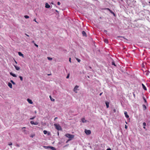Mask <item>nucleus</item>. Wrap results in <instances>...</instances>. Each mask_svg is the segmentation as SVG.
Returning <instances> with one entry per match:
<instances>
[{"label":"nucleus","mask_w":150,"mask_h":150,"mask_svg":"<svg viewBox=\"0 0 150 150\" xmlns=\"http://www.w3.org/2000/svg\"><path fill=\"white\" fill-rule=\"evenodd\" d=\"M65 136L67 137L70 139L68 140V141H70L74 137V135L73 134H65Z\"/></svg>","instance_id":"obj_1"},{"label":"nucleus","mask_w":150,"mask_h":150,"mask_svg":"<svg viewBox=\"0 0 150 150\" xmlns=\"http://www.w3.org/2000/svg\"><path fill=\"white\" fill-rule=\"evenodd\" d=\"M54 126L55 127V128L58 130H60L62 129V128L58 124H54Z\"/></svg>","instance_id":"obj_2"},{"label":"nucleus","mask_w":150,"mask_h":150,"mask_svg":"<svg viewBox=\"0 0 150 150\" xmlns=\"http://www.w3.org/2000/svg\"><path fill=\"white\" fill-rule=\"evenodd\" d=\"M85 132L87 135H89L91 133V131L90 130H85Z\"/></svg>","instance_id":"obj_3"},{"label":"nucleus","mask_w":150,"mask_h":150,"mask_svg":"<svg viewBox=\"0 0 150 150\" xmlns=\"http://www.w3.org/2000/svg\"><path fill=\"white\" fill-rule=\"evenodd\" d=\"M78 88H79V86H75V87L74 88V90H73L76 93L77 92L76 91L77 90Z\"/></svg>","instance_id":"obj_4"},{"label":"nucleus","mask_w":150,"mask_h":150,"mask_svg":"<svg viewBox=\"0 0 150 150\" xmlns=\"http://www.w3.org/2000/svg\"><path fill=\"white\" fill-rule=\"evenodd\" d=\"M27 101L29 103L31 104H33V102H32V100L30 99H27Z\"/></svg>","instance_id":"obj_5"},{"label":"nucleus","mask_w":150,"mask_h":150,"mask_svg":"<svg viewBox=\"0 0 150 150\" xmlns=\"http://www.w3.org/2000/svg\"><path fill=\"white\" fill-rule=\"evenodd\" d=\"M106 9H107V10H109V11H110V12L112 14L114 15V16H115V13H114L113 11H112L110 9H109V8H106Z\"/></svg>","instance_id":"obj_6"},{"label":"nucleus","mask_w":150,"mask_h":150,"mask_svg":"<svg viewBox=\"0 0 150 150\" xmlns=\"http://www.w3.org/2000/svg\"><path fill=\"white\" fill-rule=\"evenodd\" d=\"M45 7L47 8H49L50 7V6L47 3H46L45 4Z\"/></svg>","instance_id":"obj_7"},{"label":"nucleus","mask_w":150,"mask_h":150,"mask_svg":"<svg viewBox=\"0 0 150 150\" xmlns=\"http://www.w3.org/2000/svg\"><path fill=\"white\" fill-rule=\"evenodd\" d=\"M124 114L125 115V117L128 118L129 117V115H127V112L126 111H125L124 112Z\"/></svg>","instance_id":"obj_8"},{"label":"nucleus","mask_w":150,"mask_h":150,"mask_svg":"<svg viewBox=\"0 0 150 150\" xmlns=\"http://www.w3.org/2000/svg\"><path fill=\"white\" fill-rule=\"evenodd\" d=\"M14 66L16 70H18L20 69L19 67L15 65H14Z\"/></svg>","instance_id":"obj_9"},{"label":"nucleus","mask_w":150,"mask_h":150,"mask_svg":"<svg viewBox=\"0 0 150 150\" xmlns=\"http://www.w3.org/2000/svg\"><path fill=\"white\" fill-rule=\"evenodd\" d=\"M81 121L83 123H85L87 122V120L85 119L84 118H82L81 119Z\"/></svg>","instance_id":"obj_10"},{"label":"nucleus","mask_w":150,"mask_h":150,"mask_svg":"<svg viewBox=\"0 0 150 150\" xmlns=\"http://www.w3.org/2000/svg\"><path fill=\"white\" fill-rule=\"evenodd\" d=\"M18 54L19 56H22V57H24V55L21 52H18Z\"/></svg>","instance_id":"obj_11"},{"label":"nucleus","mask_w":150,"mask_h":150,"mask_svg":"<svg viewBox=\"0 0 150 150\" xmlns=\"http://www.w3.org/2000/svg\"><path fill=\"white\" fill-rule=\"evenodd\" d=\"M8 86L10 88H12V85L11 83H8Z\"/></svg>","instance_id":"obj_12"},{"label":"nucleus","mask_w":150,"mask_h":150,"mask_svg":"<svg viewBox=\"0 0 150 150\" xmlns=\"http://www.w3.org/2000/svg\"><path fill=\"white\" fill-rule=\"evenodd\" d=\"M10 74L14 77H16V75L15 74H14L12 72L10 73Z\"/></svg>","instance_id":"obj_13"},{"label":"nucleus","mask_w":150,"mask_h":150,"mask_svg":"<svg viewBox=\"0 0 150 150\" xmlns=\"http://www.w3.org/2000/svg\"><path fill=\"white\" fill-rule=\"evenodd\" d=\"M109 103L108 102H105V104L107 107V108H108L109 107Z\"/></svg>","instance_id":"obj_14"},{"label":"nucleus","mask_w":150,"mask_h":150,"mask_svg":"<svg viewBox=\"0 0 150 150\" xmlns=\"http://www.w3.org/2000/svg\"><path fill=\"white\" fill-rule=\"evenodd\" d=\"M142 88H143V89L145 90H147V89H146V88L144 86V85L142 83Z\"/></svg>","instance_id":"obj_15"},{"label":"nucleus","mask_w":150,"mask_h":150,"mask_svg":"<svg viewBox=\"0 0 150 150\" xmlns=\"http://www.w3.org/2000/svg\"><path fill=\"white\" fill-rule=\"evenodd\" d=\"M82 33L83 36H86V33L84 31H83Z\"/></svg>","instance_id":"obj_16"},{"label":"nucleus","mask_w":150,"mask_h":150,"mask_svg":"<svg viewBox=\"0 0 150 150\" xmlns=\"http://www.w3.org/2000/svg\"><path fill=\"white\" fill-rule=\"evenodd\" d=\"M49 147L52 150H56V149L54 147L52 146H50Z\"/></svg>","instance_id":"obj_17"},{"label":"nucleus","mask_w":150,"mask_h":150,"mask_svg":"<svg viewBox=\"0 0 150 150\" xmlns=\"http://www.w3.org/2000/svg\"><path fill=\"white\" fill-rule=\"evenodd\" d=\"M143 107L144 110H145L146 109V106L144 105H143Z\"/></svg>","instance_id":"obj_18"},{"label":"nucleus","mask_w":150,"mask_h":150,"mask_svg":"<svg viewBox=\"0 0 150 150\" xmlns=\"http://www.w3.org/2000/svg\"><path fill=\"white\" fill-rule=\"evenodd\" d=\"M47 132L46 130H45L43 131L44 134H47Z\"/></svg>","instance_id":"obj_19"},{"label":"nucleus","mask_w":150,"mask_h":150,"mask_svg":"<svg viewBox=\"0 0 150 150\" xmlns=\"http://www.w3.org/2000/svg\"><path fill=\"white\" fill-rule=\"evenodd\" d=\"M11 82L12 83L13 85H15V83L12 80H11Z\"/></svg>","instance_id":"obj_20"},{"label":"nucleus","mask_w":150,"mask_h":150,"mask_svg":"<svg viewBox=\"0 0 150 150\" xmlns=\"http://www.w3.org/2000/svg\"><path fill=\"white\" fill-rule=\"evenodd\" d=\"M24 17L26 18L27 19L29 18V16L27 15H25L24 16Z\"/></svg>","instance_id":"obj_21"},{"label":"nucleus","mask_w":150,"mask_h":150,"mask_svg":"<svg viewBox=\"0 0 150 150\" xmlns=\"http://www.w3.org/2000/svg\"><path fill=\"white\" fill-rule=\"evenodd\" d=\"M19 78H20V79L21 81H23V78L21 76H19Z\"/></svg>","instance_id":"obj_22"},{"label":"nucleus","mask_w":150,"mask_h":150,"mask_svg":"<svg viewBox=\"0 0 150 150\" xmlns=\"http://www.w3.org/2000/svg\"><path fill=\"white\" fill-rule=\"evenodd\" d=\"M47 59L48 60H51L52 59V58H51V57H47Z\"/></svg>","instance_id":"obj_23"},{"label":"nucleus","mask_w":150,"mask_h":150,"mask_svg":"<svg viewBox=\"0 0 150 150\" xmlns=\"http://www.w3.org/2000/svg\"><path fill=\"white\" fill-rule=\"evenodd\" d=\"M30 123L32 125H34L35 122L33 121H31L30 122Z\"/></svg>","instance_id":"obj_24"},{"label":"nucleus","mask_w":150,"mask_h":150,"mask_svg":"<svg viewBox=\"0 0 150 150\" xmlns=\"http://www.w3.org/2000/svg\"><path fill=\"white\" fill-rule=\"evenodd\" d=\"M76 60L78 62H80L81 60L80 59H78V58H76Z\"/></svg>","instance_id":"obj_25"},{"label":"nucleus","mask_w":150,"mask_h":150,"mask_svg":"<svg viewBox=\"0 0 150 150\" xmlns=\"http://www.w3.org/2000/svg\"><path fill=\"white\" fill-rule=\"evenodd\" d=\"M50 98L51 100L52 101H54V99L53 98H51V96H50Z\"/></svg>","instance_id":"obj_26"},{"label":"nucleus","mask_w":150,"mask_h":150,"mask_svg":"<svg viewBox=\"0 0 150 150\" xmlns=\"http://www.w3.org/2000/svg\"><path fill=\"white\" fill-rule=\"evenodd\" d=\"M112 65H114V66H115V63H114V62H112Z\"/></svg>","instance_id":"obj_27"},{"label":"nucleus","mask_w":150,"mask_h":150,"mask_svg":"<svg viewBox=\"0 0 150 150\" xmlns=\"http://www.w3.org/2000/svg\"><path fill=\"white\" fill-rule=\"evenodd\" d=\"M8 145H9V146H11L12 145V143L10 142H9V143H8Z\"/></svg>","instance_id":"obj_28"},{"label":"nucleus","mask_w":150,"mask_h":150,"mask_svg":"<svg viewBox=\"0 0 150 150\" xmlns=\"http://www.w3.org/2000/svg\"><path fill=\"white\" fill-rule=\"evenodd\" d=\"M69 74H68L67 75V77H66V78H67V79H68V78H69Z\"/></svg>","instance_id":"obj_29"},{"label":"nucleus","mask_w":150,"mask_h":150,"mask_svg":"<svg viewBox=\"0 0 150 150\" xmlns=\"http://www.w3.org/2000/svg\"><path fill=\"white\" fill-rule=\"evenodd\" d=\"M35 116L33 117L32 118H30V120H33V119H34L35 118Z\"/></svg>","instance_id":"obj_30"},{"label":"nucleus","mask_w":150,"mask_h":150,"mask_svg":"<svg viewBox=\"0 0 150 150\" xmlns=\"http://www.w3.org/2000/svg\"><path fill=\"white\" fill-rule=\"evenodd\" d=\"M143 126H146V123H145V122H144V123H143Z\"/></svg>","instance_id":"obj_31"},{"label":"nucleus","mask_w":150,"mask_h":150,"mask_svg":"<svg viewBox=\"0 0 150 150\" xmlns=\"http://www.w3.org/2000/svg\"><path fill=\"white\" fill-rule=\"evenodd\" d=\"M38 122H35V123H34V125H38Z\"/></svg>","instance_id":"obj_32"},{"label":"nucleus","mask_w":150,"mask_h":150,"mask_svg":"<svg viewBox=\"0 0 150 150\" xmlns=\"http://www.w3.org/2000/svg\"><path fill=\"white\" fill-rule=\"evenodd\" d=\"M34 135L33 134L31 135L30 136V137H32V138H33V137H34Z\"/></svg>","instance_id":"obj_33"},{"label":"nucleus","mask_w":150,"mask_h":150,"mask_svg":"<svg viewBox=\"0 0 150 150\" xmlns=\"http://www.w3.org/2000/svg\"><path fill=\"white\" fill-rule=\"evenodd\" d=\"M34 45H35L36 47H38V45L36 44H35V43H34Z\"/></svg>","instance_id":"obj_34"},{"label":"nucleus","mask_w":150,"mask_h":150,"mask_svg":"<svg viewBox=\"0 0 150 150\" xmlns=\"http://www.w3.org/2000/svg\"><path fill=\"white\" fill-rule=\"evenodd\" d=\"M105 43H108V40H105Z\"/></svg>","instance_id":"obj_35"},{"label":"nucleus","mask_w":150,"mask_h":150,"mask_svg":"<svg viewBox=\"0 0 150 150\" xmlns=\"http://www.w3.org/2000/svg\"><path fill=\"white\" fill-rule=\"evenodd\" d=\"M57 4L58 5H59L60 4V3L59 2H57Z\"/></svg>","instance_id":"obj_36"},{"label":"nucleus","mask_w":150,"mask_h":150,"mask_svg":"<svg viewBox=\"0 0 150 150\" xmlns=\"http://www.w3.org/2000/svg\"><path fill=\"white\" fill-rule=\"evenodd\" d=\"M127 126L126 125H125V129H127Z\"/></svg>","instance_id":"obj_37"},{"label":"nucleus","mask_w":150,"mask_h":150,"mask_svg":"<svg viewBox=\"0 0 150 150\" xmlns=\"http://www.w3.org/2000/svg\"><path fill=\"white\" fill-rule=\"evenodd\" d=\"M149 72H147V73H146V75H149Z\"/></svg>","instance_id":"obj_38"},{"label":"nucleus","mask_w":150,"mask_h":150,"mask_svg":"<svg viewBox=\"0 0 150 150\" xmlns=\"http://www.w3.org/2000/svg\"><path fill=\"white\" fill-rule=\"evenodd\" d=\"M69 61L70 62H71V58H69Z\"/></svg>","instance_id":"obj_39"},{"label":"nucleus","mask_w":150,"mask_h":150,"mask_svg":"<svg viewBox=\"0 0 150 150\" xmlns=\"http://www.w3.org/2000/svg\"><path fill=\"white\" fill-rule=\"evenodd\" d=\"M34 21H35L37 23H38L37 22V21H36V19H34V20H33Z\"/></svg>","instance_id":"obj_40"},{"label":"nucleus","mask_w":150,"mask_h":150,"mask_svg":"<svg viewBox=\"0 0 150 150\" xmlns=\"http://www.w3.org/2000/svg\"><path fill=\"white\" fill-rule=\"evenodd\" d=\"M106 150H111V149L110 148L107 149Z\"/></svg>","instance_id":"obj_41"},{"label":"nucleus","mask_w":150,"mask_h":150,"mask_svg":"<svg viewBox=\"0 0 150 150\" xmlns=\"http://www.w3.org/2000/svg\"><path fill=\"white\" fill-rule=\"evenodd\" d=\"M57 119V117H55V118H54V120H56V119Z\"/></svg>","instance_id":"obj_42"},{"label":"nucleus","mask_w":150,"mask_h":150,"mask_svg":"<svg viewBox=\"0 0 150 150\" xmlns=\"http://www.w3.org/2000/svg\"><path fill=\"white\" fill-rule=\"evenodd\" d=\"M102 94V93H100V94L99 95H100V96H101V95Z\"/></svg>","instance_id":"obj_43"},{"label":"nucleus","mask_w":150,"mask_h":150,"mask_svg":"<svg viewBox=\"0 0 150 150\" xmlns=\"http://www.w3.org/2000/svg\"><path fill=\"white\" fill-rule=\"evenodd\" d=\"M25 35L27 36H28V37H29V35H27V34H25Z\"/></svg>","instance_id":"obj_44"},{"label":"nucleus","mask_w":150,"mask_h":150,"mask_svg":"<svg viewBox=\"0 0 150 150\" xmlns=\"http://www.w3.org/2000/svg\"><path fill=\"white\" fill-rule=\"evenodd\" d=\"M25 128V127H24L22 128V129H23Z\"/></svg>","instance_id":"obj_45"},{"label":"nucleus","mask_w":150,"mask_h":150,"mask_svg":"<svg viewBox=\"0 0 150 150\" xmlns=\"http://www.w3.org/2000/svg\"><path fill=\"white\" fill-rule=\"evenodd\" d=\"M15 62L16 63V64H17V62L15 60Z\"/></svg>","instance_id":"obj_46"},{"label":"nucleus","mask_w":150,"mask_h":150,"mask_svg":"<svg viewBox=\"0 0 150 150\" xmlns=\"http://www.w3.org/2000/svg\"><path fill=\"white\" fill-rule=\"evenodd\" d=\"M25 129H24L23 130V132H25Z\"/></svg>","instance_id":"obj_47"},{"label":"nucleus","mask_w":150,"mask_h":150,"mask_svg":"<svg viewBox=\"0 0 150 150\" xmlns=\"http://www.w3.org/2000/svg\"><path fill=\"white\" fill-rule=\"evenodd\" d=\"M143 128L145 129L146 128L145 126H144Z\"/></svg>","instance_id":"obj_48"},{"label":"nucleus","mask_w":150,"mask_h":150,"mask_svg":"<svg viewBox=\"0 0 150 150\" xmlns=\"http://www.w3.org/2000/svg\"><path fill=\"white\" fill-rule=\"evenodd\" d=\"M144 100L145 102H146V100L145 99H144Z\"/></svg>","instance_id":"obj_49"},{"label":"nucleus","mask_w":150,"mask_h":150,"mask_svg":"<svg viewBox=\"0 0 150 150\" xmlns=\"http://www.w3.org/2000/svg\"><path fill=\"white\" fill-rule=\"evenodd\" d=\"M50 134V133L49 132L48 133V135H49Z\"/></svg>","instance_id":"obj_50"},{"label":"nucleus","mask_w":150,"mask_h":150,"mask_svg":"<svg viewBox=\"0 0 150 150\" xmlns=\"http://www.w3.org/2000/svg\"><path fill=\"white\" fill-rule=\"evenodd\" d=\"M32 42L33 43H34V41H33Z\"/></svg>","instance_id":"obj_51"},{"label":"nucleus","mask_w":150,"mask_h":150,"mask_svg":"<svg viewBox=\"0 0 150 150\" xmlns=\"http://www.w3.org/2000/svg\"><path fill=\"white\" fill-rule=\"evenodd\" d=\"M17 146H18V147H19V145H18V144H17Z\"/></svg>","instance_id":"obj_52"},{"label":"nucleus","mask_w":150,"mask_h":150,"mask_svg":"<svg viewBox=\"0 0 150 150\" xmlns=\"http://www.w3.org/2000/svg\"><path fill=\"white\" fill-rule=\"evenodd\" d=\"M44 147L46 148L47 146H44Z\"/></svg>","instance_id":"obj_53"},{"label":"nucleus","mask_w":150,"mask_h":150,"mask_svg":"<svg viewBox=\"0 0 150 150\" xmlns=\"http://www.w3.org/2000/svg\"><path fill=\"white\" fill-rule=\"evenodd\" d=\"M69 141H68V140L66 142V143H67V142H68Z\"/></svg>","instance_id":"obj_54"},{"label":"nucleus","mask_w":150,"mask_h":150,"mask_svg":"<svg viewBox=\"0 0 150 150\" xmlns=\"http://www.w3.org/2000/svg\"><path fill=\"white\" fill-rule=\"evenodd\" d=\"M114 111L115 112V110H114Z\"/></svg>","instance_id":"obj_55"},{"label":"nucleus","mask_w":150,"mask_h":150,"mask_svg":"<svg viewBox=\"0 0 150 150\" xmlns=\"http://www.w3.org/2000/svg\"><path fill=\"white\" fill-rule=\"evenodd\" d=\"M51 4H53V3L52 2V3H51Z\"/></svg>","instance_id":"obj_56"},{"label":"nucleus","mask_w":150,"mask_h":150,"mask_svg":"<svg viewBox=\"0 0 150 150\" xmlns=\"http://www.w3.org/2000/svg\"><path fill=\"white\" fill-rule=\"evenodd\" d=\"M35 113H36V111H35Z\"/></svg>","instance_id":"obj_57"},{"label":"nucleus","mask_w":150,"mask_h":150,"mask_svg":"<svg viewBox=\"0 0 150 150\" xmlns=\"http://www.w3.org/2000/svg\"><path fill=\"white\" fill-rule=\"evenodd\" d=\"M149 3H150V2H149Z\"/></svg>","instance_id":"obj_58"}]
</instances>
